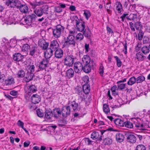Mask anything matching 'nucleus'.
Returning a JSON list of instances; mask_svg holds the SVG:
<instances>
[{"instance_id":"20","label":"nucleus","mask_w":150,"mask_h":150,"mask_svg":"<svg viewBox=\"0 0 150 150\" xmlns=\"http://www.w3.org/2000/svg\"><path fill=\"white\" fill-rule=\"evenodd\" d=\"M53 50L51 49H47L46 51L44 53V56L45 57V59L49 60L48 59L52 55Z\"/></svg>"},{"instance_id":"26","label":"nucleus","mask_w":150,"mask_h":150,"mask_svg":"<svg viewBox=\"0 0 150 150\" xmlns=\"http://www.w3.org/2000/svg\"><path fill=\"white\" fill-rule=\"evenodd\" d=\"M63 55V51L60 49H57L55 52V57L57 58H60L62 57Z\"/></svg>"},{"instance_id":"59","label":"nucleus","mask_w":150,"mask_h":150,"mask_svg":"<svg viewBox=\"0 0 150 150\" xmlns=\"http://www.w3.org/2000/svg\"><path fill=\"white\" fill-rule=\"evenodd\" d=\"M99 72L100 75L102 76L104 73V67L102 65L100 66Z\"/></svg>"},{"instance_id":"44","label":"nucleus","mask_w":150,"mask_h":150,"mask_svg":"<svg viewBox=\"0 0 150 150\" xmlns=\"http://www.w3.org/2000/svg\"><path fill=\"white\" fill-rule=\"evenodd\" d=\"M17 75L18 77L22 78L25 76V72L23 70H20L18 71Z\"/></svg>"},{"instance_id":"13","label":"nucleus","mask_w":150,"mask_h":150,"mask_svg":"<svg viewBox=\"0 0 150 150\" xmlns=\"http://www.w3.org/2000/svg\"><path fill=\"white\" fill-rule=\"evenodd\" d=\"M115 9L117 13H122V12L123 11L122 5L120 2H116L115 5Z\"/></svg>"},{"instance_id":"1","label":"nucleus","mask_w":150,"mask_h":150,"mask_svg":"<svg viewBox=\"0 0 150 150\" xmlns=\"http://www.w3.org/2000/svg\"><path fill=\"white\" fill-rule=\"evenodd\" d=\"M25 91L26 93L25 97L27 100L30 98L32 93L37 91V88L35 85H33L29 86H26L25 87Z\"/></svg>"},{"instance_id":"24","label":"nucleus","mask_w":150,"mask_h":150,"mask_svg":"<svg viewBox=\"0 0 150 150\" xmlns=\"http://www.w3.org/2000/svg\"><path fill=\"white\" fill-rule=\"evenodd\" d=\"M84 66H83V71L86 73H88L90 72L91 70V66L92 65L91 64H83Z\"/></svg>"},{"instance_id":"53","label":"nucleus","mask_w":150,"mask_h":150,"mask_svg":"<svg viewBox=\"0 0 150 150\" xmlns=\"http://www.w3.org/2000/svg\"><path fill=\"white\" fill-rule=\"evenodd\" d=\"M71 105L74 110H76L77 109L78 104L75 101L71 102Z\"/></svg>"},{"instance_id":"43","label":"nucleus","mask_w":150,"mask_h":150,"mask_svg":"<svg viewBox=\"0 0 150 150\" xmlns=\"http://www.w3.org/2000/svg\"><path fill=\"white\" fill-rule=\"evenodd\" d=\"M103 109L104 112L106 114H108L110 112V109L108 106L106 104H103Z\"/></svg>"},{"instance_id":"38","label":"nucleus","mask_w":150,"mask_h":150,"mask_svg":"<svg viewBox=\"0 0 150 150\" xmlns=\"http://www.w3.org/2000/svg\"><path fill=\"white\" fill-rule=\"evenodd\" d=\"M83 34L85 37L89 38L90 36L91 32L88 27H86L84 30H83Z\"/></svg>"},{"instance_id":"48","label":"nucleus","mask_w":150,"mask_h":150,"mask_svg":"<svg viewBox=\"0 0 150 150\" xmlns=\"http://www.w3.org/2000/svg\"><path fill=\"white\" fill-rule=\"evenodd\" d=\"M112 139L109 138H107L103 140V143L105 144L110 145L112 144Z\"/></svg>"},{"instance_id":"50","label":"nucleus","mask_w":150,"mask_h":150,"mask_svg":"<svg viewBox=\"0 0 150 150\" xmlns=\"http://www.w3.org/2000/svg\"><path fill=\"white\" fill-rule=\"evenodd\" d=\"M135 150H146V148L144 145L139 144L136 146Z\"/></svg>"},{"instance_id":"18","label":"nucleus","mask_w":150,"mask_h":150,"mask_svg":"<svg viewBox=\"0 0 150 150\" xmlns=\"http://www.w3.org/2000/svg\"><path fill=\"white\" fill-rule=\"evenodd\" d=\"M33 76L34 74L28 72L25 77L23 78V81L26 82H28L32 79Z\"/></svg>"},{"instance_id":"58","label":"nucleus","mask_w":150,"mask_h":150,"mask_svg":"<svg viewBox=\"0 0 150 150\" xmlns=\"http://www.w3.org/2000/svg\"><path fill=\"white\" fill-rule=\"evenodd\" d=\"M46 42L43 38L40 39L39 40L38 42V45L39 46H42L43 44L45 43Z\"/></svg>"},{"instance_id":"37","label":"nucleus","mask_w":150,"mask_h":150,"mask_svg":"<svg viewBox=\"0 0 150 150\" xmlns=\"http://www.w3.org/2000/svg\"><path fill=\"white\" fill-rule=\"evenodd\" d=\"M15 0H8L6 2V4L11 7H15Z\"/></svg>"},{"instance_id":"42","label":"nucleus","mask_w":150,"mask_h":150,"mask_svg":"<svg viewBox=\"0 0 150 150\" xmlns=\"http://www.w3.org/2000/svg\"><path fill=\"white\" fill-rule=\"evenodd\" d=\"M18 126L22 128L27 133H28V131L24 127V123L21 120H19L17 122Z\"/></svg>"},{"instance_id":"17","label":"nucleus","mask_w":150,"mask_h":150,"mask_svg":"<svg viewBox=\"0 0 150 150\" xmlns=\"http://www.w3.org/2000/svg\"><path fill=\"white\" fill-rule=\"evenodd\" d=\"M15 83L14 78L11 76L8 77L6 79L5 83L6 86H9Z\"/></svg>"},{"instance_id":"64","label":"nucleus","mask_w":150,"mask_h":150,"mask_svg":"<svg viewBox=\"0 0 150 150\" xmlns=\"http://www.w3.org/2000/svg\"><path fill=\"white\" fill-rule=\"evenodd\" d=\"M10 94L13 96H16L18 94V92L17 91L14 90L11 91L10 92Z\"/></svg>"},{"instance_id":"40","label":"nucleus","mask_w":150,"mask_h":150,"mask_svg":"<svg viewBox=\"0 0 150 150\" xmlns=\"http://www.w3.org/2000/svg\"><path fill=\"white\" fill-rule=\"evenodd\" d=\"M145 78L143 76H139L136 78V83H141L145 81Z\"/></svg>"},{"instance_id":"12","label":"nucleus","mask_w":150,"mask_h":150,"mask_svg":"<svg viewBox=\"0 0 150 150\" xmlns=\"http://www.w3.org/2000/svg\"><path fill=\"white\" fill-rule=\"evenodd\" d=\"M36 18H37L36 16L35 15L33 14L31 15L27 16L25 18L24 21L26 24L29 25L32 22L35 21Z\"/></svg>"},{"instance_id":"39","label":"nucleus","mask_w":150,"mask_h":150,"mask_svg":"<svg viewBox=\"0 0 150 150\" xmlns=\"http://www.w3.org/2000/svg\"><path fill=\"white\" fill-rule=\"evenodd\" d=\"M141 51L144 54H146L149 53L150 50L149 47L146 46H144L142 47Z\"/></svg>"},{"instance_id":"62","label":"nucleus","mask_w":150,"mask_h":150,"mask_svg":"<svg viewBox=\"0 0 150 150\" xmlns=\"http://www.w3.org/2000/svg\"><path fill=\"white\" fill-rule=\"evenodd\" d=\"M130 16H132V19L133 21H135L137 20V14H131Z\"/></svg>"},{"instance_id":"22","label":"nucleus","mask_w":150,"mask_h":150,"mask_svg":"<svg viewBox=\"0 0 150 150\" xmlns=\"http://www.w3.org/2000/svg\"><path fill=\"white\" fill-rule=\"evenodd\" d=\"M53 115V113L51 110H47L45 111V117L46 119L49 120L50 119Z\"/></svg>"},{"instance_id":"10","label":"nucleus","mask_w":150,"mask_h":150,"mask_svg":"<svg viewBox=\"0 0 150 150\" xmlns=\"http://www.w3.org/2000/svg\"><path fill=\"white\" fill-rule=\"evenodd\" d=\"M61 114L62 116L64 117H66L70 114V109L69 106H65L63 107L61 110Z\"/></svg>"},{"instance_id":"31","label":"nucleus","mask_w":150,"mask_h":150,"mask_svg":"<svg viewBox=\"0 0 150 150\" xmlns=\"http://www.w3.org/2000/svg\"><path fill=\"white\" fill-rule=\"evenodd\" d=\"M61 111H60L59 108H55L53 110V114L55 117L57 118L59 117L61 115Z\"/></svg>"},{"instance_id":"52","label":"nucleus","mask_w":150,"mask_h":150,"mask_svg":"<svg viewBox=\"0 0 150 150\" xmlns=\"http://www.w3.org/2000/svg\"><path fill=\"white\" fill-rule=\"evenodd\" d=\"M83 34L81 33H78L76 35V38L77 40H81L83 38Z\"/></svg>"},{"instance_id":"19","label":"nucleus","mask_w":150,"mask_h":150,"mask_svg":"<svg viewBox=\"0 0 150 150\" xmlns=\"http://www.w3.org/2000/svg\"><path fill=\"white\" fill-rule=\"evenodd\" d=\"M37 50V47L35 45H32L30 49L29 54L32 56H34Z\"/></svg>"},{"instance_id":"27","label":"nucleus","mask_w":150,"mask_h":150,"mask_svg":"<svg viewBox=\"0 0 150 150\" xmlns=\"http://www.w3.org/2000/svg\"><path fill=\"white\" fill-rule=\"evenodd\" d=\"M59 46V44L56 40H54L51 42L50 47L51 49L55 50Z\"/></svg>"},{"instance_id":"57","label":"nucleus","mask_w":150,"mask_h":150,"mask_svg":"<svg viewBox=\"0 0 150 150\" xmlns=\"http://www.w3.org/2000/svg\"><path fill=\"white\" fill-rule=\"evenodd\" d=\"M82 79L83 81L85 83V84H87L86 83H88L89 82V79L88 77L87 76H84L83 78Z\"/></svg>"},{"instance_id":"30","label":"nucleus","mask_w":150,"mask_h":150,"mask_svg":"<svg viewBox=\"0 0 150 150\" xmlns=\"http://www.w3.org/2000/svg\"><path fill=\"white\" fill-rule=\"evenodd\" d=\"M74 72L73 69H72L70 68L67 71L66 76L70 78L74 76Z\"/></svg>"},{"instance_id":"7","label":"nucleus","mask_w":150,"mask_h":150,"mask_svg":"<svg viewBox=\"0 0 150 150\" xmlns=\"http://www.w3.org/2000/svg\"><path fill=\"white\" fill-rule=\"evenodd\" d=\"M50 64L49 63V60L47 59H43L39 65V68L41 70H43L45 72H44L43 74L45 73V69L47 67H49Z\"/></svg>"},{"instance_id":"46","label":"nucleus","mask_w":150,"mask_h":150,"mask_svg":"<svg viewBox=\"0 0 150 150\" xmlns=\"http://www.w3.org/2000/svg\"><path fill=\"white\" fill-rule=\"evenodd\" d=\"M82 89L81 88H79L78 91L77 93L79 96V97L80 98V99L81 100H83L84 99V94L82 93Z\"/></svg>"},{"instance_id":"33","label":"nucleus","mask_w":150,"mask_h":150,"mask_svg":"<svg viewBox=\"0 0 150 150\" xmlns=\"http://www.w3.org/2000/svg\"><path fill=\"white\" fill-rule=\"evenodd\" d=\"M27 69H28V72L34 74L35 71V67L34 65H29L27 67Z\"/></svg>"},{"instance_id":"49","label":"nucleus","mask_w":150,"mask_h":150,"mask_svg":"<svg viewBox=\"0 0 150 150\" xmlns=\"http://www.w3.org/2000/svg\"><path fill=\"white\" fill-rule=\"evenodd\" d=\"M114 57L116 60L117 67H120L122 64V62H121L120 60L117 56H115Z\"/></svg>"},{"instance_id":"2","label":"nucleus","mask_w":150,"mask_h":150,"mask_svg":"<svg viewBox=\"0 0 150 150\" xmlns=\"http://www.w3.org/2000/svg\"><path fill=\"white\" fill-rule=\"evenodd\" d=\"M64 27L60 25H57L55 28L52 29L53 35L56 38H59L63 33Z\"/></svg>"},{"instance_id":"34","label":"nucleus","mask_w":150,"mask_h":150,"mask_svg":"<svg viewBox=\"0 0 150 150\" xmlns=\"http://www.w3.org/2000/svg\"><path fill=\"white\" fill-rule=\"evenodd\" d=\"M136 83V78L134 76H133L129 78V81L127 82L128 85L132 86Z\"/></svg>"},{"instance_id":"11","label":"nucleus","mask_w":150,"mask_h":150,"mask_svg":"<svg viewBox=\"0 0 150 150\" xmlns=\"http://www.w3.org/2000/svg\"><path fill=\"white\" fill-rule=\"evenodd\" d=\"M83 66L80 62H75L74 65V69L76 73H79L83 70Z\"/></svg>"},{"instance_id":"45","label":"nucleus","mask_w":150,"mask_h":150,"mask_svg":"<svg viewBox=\"0 0 150 150\" xmlns=\"http://www.w3.org/2000/svg\"><path fill=\"white\" fill-rule=\"evenodd\" d=\"M124 124L126 127L129 128H133V127L132 123L129 121H125L124 122Z\"/></svg>"},{"instance_id":"3","label":"nucleus","mask_w":150,"mask_h":150,"mask_svg":"<svg viewBox=\"0 0 150 150\" xmlns=\"http://www.w3.org/2000/svg\"><path fill=\"white\" fill-rule=\"evenodd\" d=\"M75 37L73 35H68L65 39L64 46L66 47H68L71 46H75Z\"/></svg>"},{"instance_id":"51","label":"nucleus","mask_w":150,"mask_h":150,"mask_svg":"<svg viewBox=\"0 0 150 150\" xmlns=\"http://www.w3.org/2000/svg\"><path fill=\"white\" fill-rule=\"evenodd\" d=\"M77 34V31L76 29H73L69 30V35H73V36H75Z\"/></svg>"},{"instance_id":"35","label":"nucleus","mask_w":150,"mask_h":150,"mask_svg":"<svg viewBox=\"0 0 150 150\" xmlns=\"http://www.w3.org/2000/svg\"><path fill=\"white\" fill-rule=\"evenodd\" d=\"M84 93L85 94H88L90 91V86L88 84H84L83 87Z\"/></svg>"},{"instance_id":"28","label":"nucleus","mask_w":150,"mask_h":150,"mask_svg":"<svg viewBox=\"0 0 150 150\" xmlns=\"http://www.w3.org/2000/svg\"><path fill=\"white\" fill-rule=\"evenodd\" d=\"M116 139L117 141L120 142H122L124 139V137L122 133H117L116 135Z\"/></svg>"},{"instance_id":"60","label":"nucleus","mask_w":150,"mask_h":150,"mask_svg":"<svg viewBox=\"0 0 150 150\" xmlns=\"http://www.w3.org/2000/svg\"><path fill=\"white\" fill-rule=\"evenodd\" d=\"M37 113L38 116L40 117H42L44 115V114L42 112L39 110H37Z\"/></svg>"},{"instance_id":"16","label":"nucleus","mask_w":150,"mask_h":150,"mask_svg":"<svg viewBox=\"0 0 150 150\" xmlns=\"http://www.w3.org/2000/svg\"><path fill=\"white\" fill-rule=\"evenodd\" d=\"M127 140L128 142L132 143H135L136 141V138L134 134H130L127 136Z\"/></svg>"},{"instance_id":"47","label":"nucleus","mask_w":150,"mask_h":150,"mask_svg":"<svg viewBox=\"0 0 150 150\" xmlns=\"http://www.w3.org/2000/svg\"><path fill=\"white\" fill-rule=\"evenodd\" d=\"M35 13L38 16H40L42 14V9L41 8L36 9L34 11Z\"/></svg>"},{"instance_id":"6","label":"nucleus","mask_w":150,"mask_h":150,"mask_svg":"<svg viewBox=\"0 0 150 150\" xmlns=\"http://www.w3.org/2000/svg\"><path fill=\"white\" fill-rule=\"evenodd\" d=\"M107 130H101L100 131V133L96 131L93 132L91 134V138L93 140L98 139L99 140L101 141L102 139L103 134Z\"/></svg>"},{"instance_id":"63","label":"nucleus","mask_w":150,"mask_h":150,"mask_svg":"<svg viewBox=\"0 0 150 150\" xmlns=\"http://www.w3.org/2000/svg\"><path fill=\"white\" fill-rule=\"evenodd\" d=\"M129 25L132 31L134 32L135 31V30L134 27V25L133 23L132 22H130L129 23Z\"/></svg>"},{"instance_id":"41","label":"nucleus","mask_w":150,"mask_h":150,"mask_svg":"<svg viewBox=\"0 0 150 150\" xmlns=\"http://www.w3.org/2000/svg\"><path fill=\"white\" fill-rule=\"evenodd\" d=\"M23 40L25 41V42L30 45H33V40L32 38H24L23 39H22L21 41Z\"/></svg>"},{"instance_id":"36","label":"nucleus","mask_w":150,"mask_h":150,"mask_svg":"<svg viewBox=\"0 0 150 150\" xmlns=\"http://www.w3.org/2000/svg\"><path fill=\"white\" fill-rule=\"evenodd\" d=\"M32 45H30L28 44H24L22 48V51L23 52L28 51L30 49Z\"/></svg>"},{"instance_id":"9","label":"nucleus","mask_w":150,"mask_h":150,"mask_svg":"<svg viewBox=\"0 0 150 150\" xmlns=\"http://www.w3.org/2000/svg\"><path fill=\"white\" fill-rule=\"evenodd\" d=\"M74 59L73 56H67L64 59V63L67 66H71L74 63Z\"/></svg>"},{"instance_id":"15","label":"nucleus","mask_w":150,"mask_h":150,"mask_svg":"<svg viewBox=\"0 0 150 150\" xmlns=\"http://www.w3.org/2000/svg\"><path fill=\"white\" fill-rule=\"evenodd\" d=\"M83 64H91L92 62L90 57L88 55H85L82 58Z\"/></svg>"},{"instance_id":"56","label":"nucleus","mask_w":150,"mask_h":150,"mask_svg":"<svg viewBox=\"0 0 150 150\" xmlns=\"http://www.w3.org/2000/svg\"><path fill=\"white\" fill-rule=\"evenodd\" d=\"M111 91L112 93L113 94H116V91L119 90L118 87L116 85L113 86L111 88Z\"/></svg>"},{"instance_id":"5","label":"nucleus","mask_w":150,"mask_h":150,"mask_svg":"<svg viewBox=\"0 0 150 150\" xmlns=\"http://www.w3.org/2000/svg\"><path fill=\"white\" fill-rule=\"evenodd\" d=\"M131 120L134 123L136 127L139 128L140 129L146 130L144 128L143 123L141 122L143 120H142L140 118L134 117L131 118Z\"/></svg>"},{"instance_id":"25","label":"nucleus","mask_w":150,"mask_h":150,"mask_svg":"<svg viewBox=\"0 0 150 150\" xmlns=\"http://www.w3.org/2000/svg\"><path fill=\"white\" fill-rule=\"evenodd\" d=\"M114 122L117 125L120 127L124 126V122L123 120L120 118H116L114 121Z\"/></svg>"},{"instance_id":"14","label":"nucleus","mask_w":150,"mask_h":150,"mask_svg":"<svg viewBox=\"0 0 150 150\" xmlns=\"http://www.w3.org/2000/svg\"><path fill=\"white\" fill-rule=\"evenodd\" d=\"M40 96L37 94H33L31 97V101L34 104L38 103L40 101Z\"/></svg>"},{"instance_id":"21","label":"nucleus","mask_w":150,"mask_h":150,"mask_svg":"<svg viewBox=\"0 0 150 150\" xmlns=\"http://www.w3.org/2000/svg\"><path fill=\"white\" fill-rule=\"evenodd\" d=\"M23 57L19 53H17L13 55V58L15 61H19L23 59Z\"/></svg>"},{"instance_id":"61","label":"nucleus","mask_w":150,"mask_h":150,"mask_svg":"<svg viewBox=\"0 0 150 150\" xmlns=\"http://www.w3.org/2000/svg\"><path fill=\"white\" fill-rule=\"evenodd\" d=\"M49 44L48 43L46 42L45 43L43 44L42 46H40V47H42L43 49V50H46L48 47Z\"/></svg>"},{"instance_id":"8","label":"nucleus","mask_w":150,"mask_h":150,"mask_svg":"<svg viewBox=\"0 0 150 150\" xmlns=\"http://www.w3.org/2000/svg\"><path fill=\"white\" fill-rule=\"evenodd\" d=\"M0 20L2 21V24L3 25H11L12 24H16V22L13 18H9L6 19H5L4 17H1Z\"/></svg>"},{"instance_id":"54","label":"nucleus","mask_w":150,"mask_h":150,"mask_svg":"<svg viewBox=\"0 0 150 150\" xmlns=\"http://www.w3.org/2000/svg\"><path fill=\"white\" fill-rule=\"evenodd\" d=\"M141 26V24L139 22H136L134 24V26L136 29L138 30H140V27Z\"/></svg>"},{"instance_id":"23","label":"nucleus","mask_w":150,"mask_h":150,"mask_svg":"<svg viewBox=\"0 0 150 150\" xmlns=\"http://www.w3.org/2000/svg\"><path fill=\"white\" fill-rule=\"evenodd\" d=\"M136 58L139 61H141L144 60L146 58V57L143 54L140 52H139L136 53Z\"/></svg>"},{"instance_id":"32","label":"nucleus","mask_w":150,"mask_h":150,"mask_svg":"<svg viewBox=\"0 0 150 150\" xmlns=\"http://www.w3.org/2000/svg\"><path fill=\"white\" fill-rule=\"evenodd\" d=\"M19 9L22 13H27L28 10V7L25 5H22L20 6Z\"/></svg>"},{"instance_id":"29","label":"nucleus","mask_w":150,"mask_h":150,"mask_svg":"<svg viewBox=\"0 0 150 150\" xmlns=\"http://www.w3.org/2000/svg\"><path fill=\"white\" fill-rule=\"evenodd\" d=\"M83 15L85 18L87 20H88L91 16V13L90 11L88 10H83Z\"/></svg>"},{"instance_id":"55","label":"nucleus","mask_w":150,"mask_h":150,"mask_svg":"<svg viewBox=\"0 0 150 150\" xmlns=\"http://www.w3.org/2000/svg\"><path fill=\"white\" fill-rule=\"evenodd\" d=\"M125 84L119 83L118 84L117 87L118 90H122L125 89Z\"/></svg>"},{"instance_id":"4","label":"nucleus","mask_w":150,"mask_h":150,"mask_svg":"<svg viewBox=\"0 0 150 150\" xmlns=\"http://www.w3.org/2000/svg\"><path fill=\"white\" fill-rule=\"evenodd\" d=\"M74 19L77 30L81 32H83L86 28L85 26V23L80 21L76 16L74 17Z\"/></svg>"}]
</instances>
